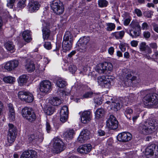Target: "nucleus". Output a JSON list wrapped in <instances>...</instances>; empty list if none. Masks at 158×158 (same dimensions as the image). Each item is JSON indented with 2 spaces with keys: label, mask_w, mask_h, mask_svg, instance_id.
I'll return each mask as SVG.
<instances>
[{
  "label": "nucleus",
  "mask_w": 158,
  "mask_h": 158,
  "mask_svg": "<svg viewBox=\"0 0 158 158\" xmlns=\"http://www.w3.org/2000/svg\"><path fill=\"white\" fill-rule=\"evenodd\" d=\"M158 121L155 119H150L148 121L141 123L139 129L140 132L144 135L151 134L154 131L155 127L157 126Z\"/></svg>",
  "instance_id": "obj_1"
},
{
  "label": "nucleus",
  "mask_w": 158,
  "mask_h": 158,
  "mask_svg": "<svg viewBox=\"0 0 158 158\" xmlns=\"http://www.w3.org/2000/svg\"><path fill=\"white\" fill-rule=\"evenodd\" d=\"M143 102L148 107H152L158 103V95L155 93L148 94L144 97Z\"/></svg>",
  "instance_id": "obj_2"
},
{
  "label": "nucleus",
  "mask_w": 158,
  "mask_h": 158,
  "mask_svg": "<svg viewBox=\"0 0 158 158\" xmlns=\"http://www.w3.org/2000/svg\"><path fill=\"white\" fill-rule=\"evenodd\" d=\"M73 40V36L69 31L65 32L62 43V47L63 51L64 52L71 49L72 46Z\"/></svg>",
  "instance_id": "obj_3"
},
{
  "label": "nucleus",
  "mask_w": 158,
  "mask_h": 158,
  "mask_svg": "<svg viewBox=\"0 0 158 158\" xmlns=\"http://www.w3.org/2000/svg\"><path fill=\"white\" fill-rule=\"evenodd\" d=\"M9 131L7 135V140L8 142L7 145L10 146L15 141L17 135V129L15 126L12 124H8Z\"/></svg>",
  "instance_id": "obj_4"
},
{
  "label": "nucleus",
  "mask_w": 158,
  "mask_h": 158,
  "mask_svg": "<svg viewBox=\"0 0 158 158\" xmlns=\"http://www.w3.org/2000/svg\"><path fill=\"white\" fill-rule=\"evenodd\" d=\"M51 7L54 12L57 15L61 14L64 12L63 5L59 0L53 1Z\"/></svg>",
  "instance_id": "obj_5"
},
{
  "label": "nucleus",
  "mask_w": 158,
  "mask_h": 158,
  "mask_svg": "<svg viewBox=\"0 0 158 158\" xmlns=\"http://www.w3.org/2000/svg\"><path fill=\"white\" fill-rule=\"evenodd\" d=\"M53 141L54 142L53 146L54 152L58 154L64 150V143L61 140L56 138L53 139Z\"/></svg>",
  "instance_id": "obj_6"
},
{
  "label": "nucleus",
  "mask_w": 158,
  "mask_h": 158,
  "mask_svg": "<svg viewBox=\"0 0 158 158\" xmlns=\"http://www.w3.org/2000/svg\"><path fill=\"white\" fill-rule=\"evenodd\" d=\"M106 126L110 129H116L118 127V122L115 117L110 115L106 122Z\"/></svg>",
  "instance_id": "obj_7"
},
{
  "label": "nucleus",
  "mask_w": 158,
  "mask_h": 158,
  "mask_svg": "<svg viewBox=\"0 0 158 158\" xmlns=\"http://www.w3.org/2000/svg\"><path fill=\"white\" fill-rule=\"evenodd\" d=\"M18 95L19 98L21 100L25 101L27 102H31L34 99L33 96L32 94L25 92L19 91Z\"/></svg>",
  "instance_id": "obj_8"
},
{
  "label": "nucleus",
  "mask_w": 158,
  "mask_h": 158,
  "mask_svg": "<svg viewBox=\"0 0 158 158\" xmlns=\"http://www.w3.org/2000/svg\"><path fill=\"white\" fill-rule=\"evenodd\" d=\"M51 82L48 80H44L40 84V89L43 93H47L51 89Z\"/></svg>",
  "instance_id": "obj_9"
},
{
  "label": "nucleus",
  "mask_w": 158,
  "mask_h": 158,
  "mask_svg": "<svg viewBox=\"0 0 158 158\" xmlns=\"http://www.w3.org/2000/svg\"><path fill=\"white\" fill-rule=\"evenodd\" d=\"M90 132L86 129L83 130L81 132L78 139V142L81 143L85 142L90 139Z\"/></svg>",
  "instance_id": "obj_10"
},
{
  "label": "nucleus",
  "mask_w": 158,
  "mask_h": 158,
  "mask_svg": "<svg viewBox=\"0 0 158 158\" xmlns=\"http://www.w3.org/2000/svg\"><path fill=\"white\" fill-rule=\"evenodd\" d=\"M132 138V135L130 133L125 132L119 134L117 136V139L118 141L124 142L130 141Z\"/></svg>",
  "instance_id": "obj_11"
},
{
  "label": "nucleus",
  "mask_w": 158,
  "mask_h": 158,
  "mask_svg": "<svg viewBox=\"0 0 158 158\" xmlns=\"http://www.w3.org/2000/svg\"><path fill=\"white\" fill-rule=\"evenodd\" d=\"M19 62L17 60L10 61L6 63L4 68L8 71H11L17 67L19 65Z\"/></svg>",
  "instance_id": "obj_12"
},
{
  "label": "nucleus",
  "mask_w": 158,
  "mask_h": 158,
  "mask_svg": "<svg viewBox=\"0 0 158 158\" xmlns=\"http://www.w3.org/2000/svg\"><path fill=\"white\" fill-rule=\"evenodd\" d=\"M80 117L82 123H88L90 121L92 118L91 112L89 111H85L82 113Z\"/></svg>",
  "instance_id": "obj_13"
},
{
  "label": "nucleus",
  "mask_w": 158,
  "mask_h": 158,
  "mask_svg": "<svg viewBox=\"0 0 158 158\" xmlns=\"http://www.w3.org/2000/svg\"><path fill=\"white\" fill-rule=\"evenodd\" d=\"M37 152L33 150H28L23 152L20 158H37Z\"/></svg>",
  "instance_id": "obj_14"
},
{
  "label": "nucleus",
  "mask_w": 158,
  "mask_h": 158,
  "mask_svg": "<svg viewBox=\"0 0 158 158\" xmlns=\"http://www.w3.org/2000/svg\"><path fill=\"white\" fill-rule=\"evenodd\" d=\"M136 98V96L135 94H131L129 96L125 97L124 98H121L120 100L123 101V103H124V105H126L127 104H131L135 101Z\"/></svg>",
  "instance_id": "obj_15"
},
{
  "label": "nucleus",
  "mask_w": 158,
  "mask_h": 158,
  "mask_svg": "<svg viewBox=\"0 0 158 158\" xmlns=\"http://www.w3.org/2000/svg\"><path fill=\"white\" fill-rule=\"evenodd\" d=\"M92 148L90 144H84L79 146L77 149V151L81 154H87L89 152Z\"/></svg>",
  "instance_id": "obj_16"
},
{
  "label": "nucleus",
  "mask_w": 158,
  "mask_h": 158,
  "mask_svg": "<svg viewBox=\"0 0 158 158\" xmlns=\"http://www.w3.org/2000/svg\"><path fill=\"white\" fill-rule=\"evenodd\" d=\"M114 80L113 76H106V79L102 83L100 86L103 88H109L111 84H113Z\"/></svg>",
  "instance_id": "obj_17"
},
{
  "label": "nucleus",
  "mask_w": 158,
  "mask_h": 158,
  "mask_svg": "<svg viewBox=\"0 0 158 158\" xmlns=\"http://www.w3.org/2000/svg\"><path fill=\"white\" fill-rule=\"evenodd\" d=\"M40 7V5L36 1H31L28 5L29 10L30 12H35L38 10Z\"/></svg>",
  "instance_id": "obj_18"
},
{
  "label": "nucleus",
  "mask_w": 158,
  "mask_h": 158,
  "mask_svg": "<svg viewBox=\"0 0 158 158\" xmlns=\"http://www.w3.org/2000/svg\"><path fill=\"white\" fill-rule=\"evenodd\" d=\"M139 48L143 54L145 53L148 54H151L152 53L151 48L147 45L146 43L145 42H142L140 44Z\"/></svg>",
  "instance_id": "obj_19"
},
{
  "label": "nucleus",
  "mask_w": 158,
  "mask_h": 158,
  "mask_svg": "<svg viewBox=\"0 0 158 158\" xmlns=\"http://www.w3.org/2000/svg\"><path fill=\"white\" fill-rule=\"evenodd\" d=\"M90 40V38L89 37L84 36L81 38L79 40L80 44V48L82 50H84L86 48V45Z\"/></svg>",
  "instance_id": "obj_20"
},
{
  "label": "nucleus",
  "mask_w": 158,
  "mask_h": 158,
  "mask_svg": "<svg viewBox=\"0 0 158 158\" xmlns=\"http://www.w3.org/2000/svg\"><path fill=\"white\" fill-rule=\"evenodd\" d=\"M156 145L152 144L149 145L145 150V153L147 155L152 156L154 154V150L155 148Z\"/></svg>",
  "instance_id": "obj_21"
},
{
  "label": "nucleus",
  "mask_w": 158,
  "mask_h": 158,
  "mask_svg": "<svg viewBox=\"0 0 158 158\" xmlns=\"http://www.w3.org/2000/svg\"><path fill=\"white\" fill-rule=\"evenodd\" d=\"M49 102L53 106H58L61 104V101L60 98L57 97H55L49 99Z\"/></svg>",
  "instance_id": "obj_22"
},
{
  "label": "nucleus",
  "mask_w": 158,
  "mask_h": 158,
  "mask_svg": "<svg viewBox=\"0 0 158 158\" xmlns=\"http://www.w3.org/2000/svg\"><path fill=\"white\" fill-rule=\"evenodd\" d=\"M74 134V130L73 129H69L67 130L64 133L63 136L64 138L71 139L73 137Z\"/></svg>",
  "instance_id": "obj_23"
},
{
  "label": "nucleus",
  "mask_w": 158,
  "mask_h": 158,
  "mask_svg": "<svg viewBox=\"0 0 158 158\" xmlns=\"http://www.w3.org/2000/svg\"><path fill=\"white\" fill-rule=\"evenodd\" d=\"M32 111V110L31 108L25 107L22 110V114L23 117L25 118L30 114H31V112Z\"/></svg>",
  "instance_id": "obj_24"
},
{
  "label": "nucleus",
  "mask_w": 158,
  "mask_h": 158,
  "mask_svg": "<svg viewBox=\"0 0 158 158\" xmlns=\"http://www.w3.org/2000/svg\"><path fill=\"white\" fill-rule=\"evenodd\" d=\"M28 79V77L26 75H23L20 76L18 80V82L20 86H22L26 84Z\"/></svg>",
  "instance_id": "obj_25"
},
{
  "label": "nucleus",
  "mask_w": 158,
  "mask_h": 158,
  "mask_svg": "<svg viewBox=\"0 0 158 158\" xmlns=\"http://www.w3.org/2000/svg\"><path fill=\"white\" fill-rule=\"evenodd\" d=\"M43 37L44 40H47L49 36L50 31L46 27H44L42 29Z\"/></svg>",
  "instance_id": "obj_26"
},
{
  "label": "nucleus",
  "mask_w": 158,
  "mask_h": 158,
  "mask_svg": "<svg viewBox=\"0 0 158 158\" xmlns=\"http://www.w3.org/2000/svg\"><path fill=\"white\" fill-rule=\"evenodd\" d=\"M8 107L9 111V118L10 119L13 121L15 118V113L14 108L12 104L10 103L8 104Z\"/></svg>",
  "instance_id": "obj_27"
},
{
  "label": "nucleus",
  "mask_w": 158,
  "mask_h": 158,
  "mask_svg": "<svg viewBox=\"0 0 158 158\" xmlns=\"http://www.w3.org/2000/svg\"><path fill=\"white\" fill-rule=\"evenodd\" d=\"M25 67L27 71L31 72L35 69V65L32 61H28L26 62Z\"/></svg>",
  "instance_id": "obj_28"
},
{
  "label": "nucleus",
  "mask_w": 158,
  "mask_h": 158,
  "mask_svg": "<svg viewBox=\"0 0 158 158\" xmlns=\"http://www.w3.org/2000/svg\"><path fill=\"white\" fill-rule=\"evenodd\" d=\"M122 101V102H120L117 101L114 102H112V108L114 109V111H117L119 110L122 106L124 104V103H123V101Z\"/></svg>",
  "instance_id": "obj_29"
},
{
  "label": "nucleus",
  "mask_w": 158,
  "mask_h": 158,
  "mask_svg": "<svg viewBox=\"0 0 158 158\" xmlns=\"http://www.w3.org/2000/svg\"><path fill=\"white\" fill-rule=\"evenodd\" d=\"M4 45L7 50L10 52H14V46L12 42L7 41L5 43Z\"/></svg>",
  "instance_id": "obj_30"
},
{
  "label": "nucleus",
  "mask_w": 158,
  "mask_h": 158,
  "mask_svg": "<svg viewBox=\"0 0 158 158\" xmlns=\"http://www.w3.org/2000/svg\"><path fill=\"white\" fill-rule=\"evenodd\" d=\"M30 33V31L29 30L25 31L23 33L22 35L23 39L26 42H29L31 40Z\"/></svg>",
  "instance_id": "obj_31"
},
{
  "label": "nucleus",
  "mask_w": 158,
  "mask_h": 158,
  "mask_svg": "<svg viewBox=\"0 0 158 158\" xmlns=\"http://www.w3.org/2000/svg\"><path fill=\"white\" fill-rule=\"evenodd\" d=\"M105 111L102 108L98 109L95 112V118L97 119L103 117Z\"/></svg>",
  "instance_id": "obj_32"
},
{
  "label": "nucleus",
  "mask_w": 158,
  "mask_h": 158,
  "mask_svg": "<svg viewBox=\"0 0 158 158\" xmlns=\"http://www.w3.org/2000/svg\"><path fill=\"white\" fill-rule=\"evenodd\" d=\"M56 84L58 87L61 88H64L67 85L66 81L61 78H59L57 80Z\"/></svg>",
  "instance_id": "obj_33"
},
{
  "label": "nucleus",
  "mask_w": 158,
  "mask_h": 158,
  "mask_svg": "<svg viewBox=\"0 0 158 158\" xmlns=\"http://www.w3.org/2000/svg\"><path fill=\"white\" fill-rule=\"evenodd\" d=\"M128 33L132 38H136L140 35L139 30L137 29H131L130 30V32Z\"/></svg>",
  "instance_id": "obj_34"
},
{
  "label": "nucleus",
  "mask_w": 158,
  "mask_h": 158,
  "mask_svg": "<svg viewBox=\"0 0 158 158\" xmlns=\"http://www.w3.org/2000/svg\"><path fill=\"white\" fill-rule=\"evenodd\" d=\"M124 34V31L115 32L112 34V35L114 36L116 39H121Z\"/></svg>",
  "instance_id": "obj_35"
},
{
  "label": "nucleus",
  "mask_w": 158,
  "mask_h": 158,
  "mask_svg": "<svg viewBox=\"0 0 158 158\" xmlns=\"http://www.w3.org/2000/svg\"><path fill=\"white\" fill-rule=\"evenodd\" d=\"M133 112V110L127 107L126 109L124 114L128 119L131 120V115L132 114Z\"/></svg>",
  "instance_id": "obj_36"
},
{
  "label": "nucleus",
  "mask_w": 158,
  "mask_h": 158,
  "mask_svg": "<svg viewBox=\"0 0 158 158\" xmlns=\"http://www.w3.org/2000/svg\"><path fill=\"white\" fill-rule=\"evenodd\" d=\"M129 26L132 29H137L138 30L140 29V26L139 23L135 21H132Z\"/></svg>",
  "instance_id": "obj_37"
},
{
  "label": "nucleus",
  "mask_w": 158,
  "mask_h": 158,
  "mask_svg": "<svg viewBox=\"0 0 158 158\" xmlns=\"http://www.w3.org/2000/svg\"><path fill=\"white\" fill-rule=\"evenodd\" d=\"M3 81L6 83L12 84L15 81V78L10 76L5 77L3 78Z\"/></svg>",
  "instance_id": "obj_38"
},
{
  "label": "nucleus",
  "mask_w": 158,
  "mask_h": 158,
  "mask_svg": "<svg viewBox=\"0 0 158 158\" xmlns=\"http://www.w3.org/2000/svg\"><path fill=\"white\" fill-rule=\"evenodd\" d=\"M25 118L28 121L31 122L35 120L36 116L35 113L32 111L31 114H30Z\"/></svg>",
  "instance_id": "obj_39"
},
{
  "label": "nucleus",
  "mask_w": 158,
  "mask_h": 158,
  "mask_svg": "<svg viewBox=\"0 0 158 158\" xmlns=\"http://www.w3.org/2000/svg\"><path fill=\"white\" fill-rule=\"evenodd\" d=\"M103 63H100L99 64L96 68V70L99 73H103L105 71V68L103 67Z\"/></svg>",
  "instance_id": "obj_40"
},
{
  "label": "nucleus",
  "mask_w": 158,
  "mask_h": 158,
  "mask_svg": "<svg viewBox=\"0 0 158 158\" xmlns=\"http://www.w3.org/2000/svg\"><path fill=\"white\" fill-rule=\"evenodd\" d=\"M104 68L105 70L111 71L113 69V65L111 63L109 62H105L103 63Z\"/></svg>",
  "instance_id": "obj_41"
},
{
  "label": "nucleus",
  "mask_w": 158,
  "mask_h": 158,
  "mask_svg": "<svg viewBox=\"0 0 158 158\" xmlns=\"http://www.w3.org/2000/svg\"><path fill=\"white\" fill-rule=\"evenodd\" d=\"M98 5L100 7H106L108 5V2L106 0H98Z\"/></svg>",
  "instance_id": "obj_42"
},
{
  "label": "nucleus",
  "mask_w": 158,
  "mask_h": 158,
  "mask_svg": "<svg viewBox=\"0 0 158 158\" xmlns=\"http://www.w3.org/2000/svg\"><path fill=\"white\" fill-rule=\"evenodd\" d=\"M95 95L92 91L87 92L85 93L82 96L81 98L83 99L84 98H91L94 96Z\"/></svg>",
  "instance_id": "obj_43"
},
{
  "label": "nucleus",
  "mask_w": 158,
  "mask_h": 158,
  "mask_svg": "<svg viewBox=\"0 0 158 158\" xmlns=\"http://www.w3.org/2000/svg\"><path fill=\"white\" fill-rule=\"evenodd\" d=\"M69 113V110L68 107L66 106H63L60 111V115H65L67 114L68 115Z\"/></svg>",
  "instance_id": "obj_44"
},
{
  "label": "nucleus",
  "mask_w": 158,
  "mask_h": 158,
  "mask_svg": "<svg viewBox=\"0 0 158 158\" xmlns=\"http://www.w3.org/2000/svg\"><path fill=\"white\" fill-rule=\"evenodd\" d=\"M54 111V107L52 106H49L45 110V113L48 115L52 114Z\"/></svg>",
  "instance_id": "obj_45"
},
{
  "label": "nucleus",
  "mask_w": 158,
  "mask_h": 158,
  "mask_svg": "<svg viewBox=\"0 0 158 158\" xmlns=\"http://www.w3.org/2000/svg\"><path fill=\"white\" fill-rule=\"evenodd\" d=\"M106 26V29L108 31H112L115 29V24L112 23H107Z\"/></svg>",
  "instance_id": "obj_46"
},
{
  "label": "nucleus",
  "mask_w": 158,
  "mask_h": 158,
  "mask_svg": "<svg viewBox=\"0 0 158 158\" xmlns=\"http://www.w3.org/2000/svg\"><path fill=\"white\" fill-rule=\"evenodd\" d=\"M38 138V136L35 134H31L28 136V140L30 142H32L35 141H36Z\"/></svg>",
  "instance_id": "obj_47"
},
{
  "label": "nucleus",
  "mask_w": 158,
  "mask_h": 158,
  "mask_svg": "<svg viewBox=\"0 0 158 158\" xmlns=\"http://www.w3.org/2000/svg\"><path fill=\"white\" fill-rule=\"evenodd\" d=\"M106 79V76H102L99 77L98 78V84L100 85Z\"/></svg>",
  "instance_id": "obj_48"
},
{
  "label": "nucleus",
  "mask_w": 158,
  "mask_h": 158,
  "mask_svg": "<svg viewBox=\"0 0 158 158\" xmlns=\"http://www.w3.org/2000/svg\"><path fill=\"white\" fill-rule=\"evenodd\" d=\"M26 0H19L18 3V6L20 8H23L26 6Z\"/></svg>",
  "instance_id": "obj_49"
},
{
  "label": "nucleus",
  "mask_w": 158,
  "mask_h": 158,
  "mask_svg": "<svg viewBox=\"0 0 158 158\" xmlns=\"http://www.w3.org/2000/svg\"><path fill=\"white\" fill-rule=\"evenodd\" d=\"M15 2V0H8L7 6L10 8H12Z\"/></svg>",
  "instance_id": "obj_50"
},
{
  "label": "nucleus",
  "mask_w": 158,
  "mask_h": 158,
  "mask_svg": "<svg viewBox=\"0 0 158 158\" xmlns=\"http://www.w3.org/2000/svg\"><path fill=\"white\" fill-rule=\"evenodd\" d=\"M153 12L151 10L145 11L143 14L145 17L148 18H150L153 15Z\"/></svg>",
  "instance_id": "obj_51"
},
{
  "label": "nucleus",
  "mask_w": 158,
  "mask_h": 158,
  "mask_svg": "<svg viewBox=\"0 0 158 158\" xmlns=\"http://www.w3.org/2000/svg\"><path fill=\"white\" fill-rule=\"evenodd\" d=\"M77 69V67L74 65H71L69 67V71L73 74L74 73Z\"/></svg>",
  "instance_id": "obj_52"
},
{
  "label": "nucleus",
  "mask_w": 158,
  "mask_h": 158,
  "mask_svg": "<svg viewBox=\"0 0 158 158\" xmlns=\"http://www.w3.org/2000/svg\"><path fill=\"white\" fill-rule=\"evenodd\" d=\"M44 47L48 50H50L52 48V45L50 42H46L44 45Z\"/></svg>",
  "instance_id": "obj_53"
},
{
  "label": "nucleus",
  "mask_w": 158,
  "mask_h": 158,
  "mask_svg": "<svg viewBox=\"0 0 158 158\" xmlns=\"http://www.w3.org/2000/svg\"><path fill=\"white\" fill-rule=\"evenodd\" d=\"M94 102L95 103L98 105H100L102 103L101 99L96 97V98H94Z\"/></svg>",
  "instance_id": "obj_54"
},
{
  "label": "nucleus",
  "mask_w": 158,
  "mask_h": 158,
  "mask_svg": "<svg viewBox=\"0 0 158 158\" xmlns=\"http://www.w3.org/2000/svg\"><path fill=\"white\" fill-rule=\"evenodd\" d=\"M60 120L62 123H64L66 121L68 117V115H67V114H65V115H60Z\"/></svg>",
  "instance_id": "obj_55"
},
{
  "label": "nucleus",
  "mask_w": 158,
  "mask_h": 158,
  "mask_svg": "<svg viewBox=\"0 0 158 158\" xmlns=\"http://www.w3.org/2000/svg\"><path fill=\"white\" fill-rule=\"evenodd\" d=\"M134 12L139 17H140L142 16V12L141 10L138 9L136 8L134 10Z\"/></svg>",
  "instance_id": "obj_56"
},
{
  "label": "nucleus",
  "mask_w": 158,
  "mask_h": 158,
  "mask_svg": "<svg viewBox=\"0 0 158 158\" xmlns=\"http://www.w3.org/2000/svg\"><path fill=\"white\" fill-rule=\"evenodd\" d=\"M143 35L145 38L148 39L150 37L151 33L148 31H145L143 33Z\"/></svg>",
  "instance_id": "obj_57"
},
{
  "label": "nucleus",
  "mask_w": 158,
  "mask_h": 158,
  "mask_svg": "<svg viewBox=\"0 0 158 158\" xmlns=\"http://www.w3.org/2000/svg\"><path fill=\"white\" fill-rule=\"evenodd\" d=\"M152 25L153 27V30L154 31L158 33V26L156 24L153 23L152 24Z\"/></svg>",
  "instance_id": "obj_58"
},
{
  "label": "nucleus",
  "mask_w": 158,
  "mask_h": 158,
  "mask_svg": "<svg viewBox=\"0 0 158 158\" xmlns=\"http://www.w3.org/2000/svg\"><path fill=\"white\" fill-rule=\"evenodd\" d=\"M150 47L151 48L156 49L157 48L156 43H151L149 44Z\"/></svg>",
  "instance_id": "obj_59"
},
{
  "label": "nucleus",
  "mask_w": 158,
  "mask_h": 158,
  "mask_svg": "<svg viewBox=\"0 0 158 158\" xmlns=\"http://www.w3.org/2000/svg\"><path fill=\"white\" fill-rule=\"evenodd\" d=\"M46 129L48 133H49L51 129L50 125L48 122H46Z\"/></svg>",
  "instance_id": "obj_60"
},
{
  "label": "nucleus",
  "mask_w": 158,
  "mask_h": 158,
  "mask_svg": "<svg viewBox=\"0 0 158 158\" xmlns=\"http://www.w3.org/2000/svg\"><path fill=\"white\" fill-rule=\"evenodd\" d=\"M131 21V19L130 18H127L126 19L124 22V24L125 25L127 26L130 23Z\"/></svg>",
  "instance_id": "obj_61"
},
{
  "label": "nucleus",
  "mask_w": 158,
  "mask_h": 158,
  "mask_svg": "<svg viewBox=\"0 0 158 158\" xmlns=\"http://www.w3.org/2000/svg\"><path fill=\"white\" fill-rule=\"evenodd\" d=\"M131 45L134 47H136L138 45V42L137 41L133 40L131 43Z\"/></svg>",
  "instance_id": "obj_62"
},
{
  "label": "nucleus",
  "mask_w": 158,
  "mask_h": 158,
  "mask_svg": "<svg viewBox=\"0 0 158 158\" xmlns=\"http://www.w3.org/2000/svg\"><path fill=\"white\" fill-rule=\"evenodd\" d=\"M154 154L156 156L158 157V146L156 145L155 148L154 150Z\"/></svg>",
  "instance_id": "obj_63"
},
{
  "label": "nucleus",
  "mask_w": 158,
  "mask_h": 158,
  "mask_svg": "<svg viewBox=\"0 0 158 158\" xmlns=\"http://www.w3.org/2000/svg\"><path fill=\"white\" fill-rule=\"evenodd\" d=\"M152 57L153 58H158V52L155 51L154 52V54L152 56Z\"/></svg>",
  "instance_id": "obj_64"
}]
</instances>
